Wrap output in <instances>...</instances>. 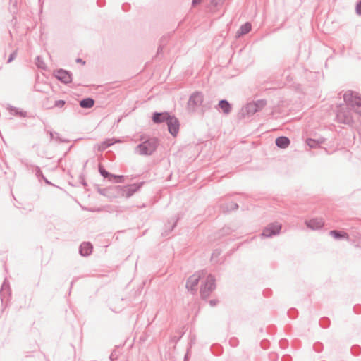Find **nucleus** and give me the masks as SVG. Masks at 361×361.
Instances as JSON below:
<instances>
[{
	"label": "nucleus",
	"instance_id": "nucleus-1",
	"mask_svg": "<svg viewBox=\"0 0 361 361\" xmlns=\"http://www.w3.org/2000/svg\"><path fill=\"white\" fill-rule=\"evenodd\" d=\"M145 137V135L140 137L142 142L135 147V152L142 156H150L157 150L159 140L155 137H147L146 139Z\"/></svg>",
	"mask_w": 361,
	"mask_h": 361
},
{
	"label": "nucleus",
	"instance_id": "nucleus-2",
	"mask_svg": "<svg viewBox=\"0 0 361 361\" xmlns=\"http://www.w3.org/2000/svg\"><path fill=\"white\" fill-rule=\"evenodd\" d=\"M345 104L353 111L361 114V97L352 91H348L343 94Z\"/></svg>",
	"mask_w": 361,
	"mask_h": 361
},
{
	"label": "nucleus",
	"instance_id": "nucleus-3",
	"mask_svg": "<svg viewBox=\"0 0 361 361\" xmlns=\"http://www.w3.org/2000/svg\"><path fill=\"white\" fill-rule=\"evenodd\" d=\"M216 288V279L212 274H209L200 286V294L202 299L207 298Z\"/></svg>",
	"mask_w": 361,
	"mask_h": 361
},
{
	"label": "nucleus",
	"instance_id": "nucleus-4",
	"mask_svg": "<svg viewBox=\"0 0 361 361\" xmlns=\"http://www.w3.org/2000/svg\"><path fill=\"white\" fill-rule=\"evenodd\" d=\"M352 111L353 110L349 109L345 104L340 106L336 112L337 121L344 124H352L354 121Z\"/></svg>",
	"mask_w": 361,
	"mask_h": 361
},
{
	"label": "nucleus",
	"instance_id": "nucleus-5",
	"mask_svg": "<svg viewBox=\"0 0 361 361\" xmlns=\"http://www.w3.org/2000/svg\"><path fill=\"white\" fill-rule=\"evenodd\" d=\"M204 101V96L202 92L195 91L189 97L188 102V109L190 112H195Z\"/></svg>",
	"mask_w": 361,
	"mask_h": 361
},
{
	"label": "nucleus",
	"instance_id": "nucleus-6",
	"mask_svg": "<svg viewBox=\"0 0 361 361\" xmlns=\"http://www.w3.org/2000/svg\"><path fill=\"white\" fill-rule=\"evenodd\" d=\"M282 228L281 224L278 222L270 223L265 226L261 233L262 238H272L279 235Z\"/></svg>",
	"mask_w": 361,
	"mask_h": 361
},
{
	"label": "nucleus",
	"instance_id": "nucleus-7",
	"mask_svg": "<svg viewBox=\"0 0 361 361\" xmlns=\"http://www.w3.org/2000/svg\"><path fill=\"white\" fill-rule=\"evenodd\" d=\"M0 297L2 305L7 307L8 303L11 298V289L9 281L7 279H4L1 285L0 289Z\"/></svg>",
	"mask_w": 361,
	"mask_h": 361
},
{
	"label": "nucleus",
	"instance_id": "nucleus-8",
	"mask_svg": "<svg viewBox=\"0 0 361 361\" xmlns=\"http://www.w3.org/2000/svg\"><path fill=\"white\" fill-rule=\"evenodd\" d=\"M54 75L58 80L66 85L71 82L73 80L72 73L63 68L56 70Z\"/></svg>",
	"mask_w": 361,
	"mask_h": 361
},
{
	"label": "nucleus",
	"instance_id": "nucleus-9",
	"mask_svg": "<svg viewBox=\"0 0 361 361\" xmlns=\"http://www.w3.org/2000/svg\"><path fill=\"white\" fill-rule=\"evenodd\" d=\"M145 183V181L128 184L126 185H123V196L126 198H129L132 197L135 192H138L143 185Z\"/></svg>",
	"mask_w": 361,
	"mask_h": 361
},
{
	"label": "nucleus",
	"instance_id": "nucleus-10",
	"mask_svg": "<svg viewBox=\"0 0 361 361\" xmlns=\"http://www.w3.org/2000/svg\"><path fill=\"white\" fill-rule=\"evenodd\" d=\"M171 116L172 115L169 111H154L152 113L151 118L154 124L160 125L166 123Z\"/></svg>",
	"mask_w": 361,
	"mask_h": 361
},
{
	"label": "nucleus",
	"instance_id": "nucleus-11",
	"mask_svg": "<svg viewBox=\"0 0 361 361\" xmlns=\"http://www.w3.org/2000/svg\"><path fill=\"white\" fill-rule=\"evenodd\" d=\"M166 124L167 125V128L169 133L173 137H176L180 129L179 120L174 115H172L171 118L169 119Z\"/></svg>",
	"mask_w": 361,
	"mask_h": 361
},
{
	"label": "nucleus",
	"instance_id": "nucleus-12",
	"mask_svg": "<svg viewBox=\"0 0 361 361\" xmlns=\"http://www.w3.org/2000/svg\"><path fill=\"white\" fill-rule=\"evenodd\" d=\"M200 279V276L192 275L186 281V288L192 293H195L197 291V286Z\"/></svg>",
	"mask_w": 361,
	"mask_h": 361
},
{
	"label": "nucleus",
	"instance_id": "nucleus-13",
	"mask_svg": "<svg viewBox=\"0 0 361 361\" xmlns=\"http://www.w3.org/2000/svg\"><path fill=\"white\" fill-rule=\"evenodd\" d=\"M306 226L311 230L316 231L323 228L324 222L322 219L312 218L305 221Z\"/></svg>",
	"mask_w": 361,
	"mask_h": 361
},
{
	"label": "nucleus",
	"instance_id": "nucleus-14",
	"mask_svg": "<svg viewBox=\"0 0 361 361\" xmlns=\"http://www.w3.org/2000/svg\"><path fill=\"white\" fill-rule=\"evenodd\" d=\"M215 109L223 114L228 115L232 111L231 104L226 99L219 100L218 104L215 106Z\"/></svg>",
	"mask_w": 361,
	"mask_h": 361
},
{
	"label": "nucleus",
	"instance_id": "nucleus-15",
	"mask_svg": "<svg viewBox=\"0 0 361 361\" xmlns=\"http://www.w3.org/2000/svg\"><path fill=\"white\" fill-rule=\"evenodd\" d=\"M21 162L24 164V166L27 168V170L32 171L35 173V176L39 182L42 180V178L44 177V176L40 167H39L38 166L29 164L28 162L25 161H22Z\"/></svg>",
	"mask_w": 361,
	"mask_h": 361
},
{
	"label": "nucleus",
	"instance_id": "nucleus-16",
	"mask_svg": "<svg viewBox=\"0 0 361 361\" xmlns=\"http://www.w3.org/2000/svg\"><path fill=\"white\" fill-rule=\"evenodd\" d=\"M257 112V109L255 108L253 102H251L247 103L245 106L242 108L240 114L243 117H250L253 116Z\"/></svg>",
	"mask_w": 361,
	"mask_h": 361
},
{
	"label": "nucleus",
	"instance_id": "nucleus-17",
	"mask_svg": "<svg viewBox=\"0 0 361 361\" xmlns=\"http://www.w3.org/2000/svg\"><path fill=\"white\" fill-rule=\"evenodd\" d=\"M93 250V245L90 242H83L79 247V253L82 257L89 256Z\"/></svg>",
	"mask_w": 361,
	"mask_h": 361
},
{
	"label": "nucleus",
	"instance_id": "nucleus-18",
	"mask_svg": "<svg viewBox=\"0 0 361 361\" xmlns=\"http://www.w3.org/2000/svg\"><path fill=\"white\" fill-rule=\"evenodd\" d=\"M110 199L123 196V185L109 186Z\"/></svg>",
	"mask_w": 361,
	"mask_h": 361
},
{
	"label": "nucleus",
	"instance_id": "nucleus-19",
	"mask_svg": "<svg viewBox=\"0 0 361 361\" xmlns=\"http://www.w3.org/2000/svg\"><path fill=\"white\" fill-rule=\"evenodd\" d=\"M6 109L8 111L9 114L12 116H20V117H27V113L25 111H23V109H20L19 108L15 107L11 105H8L6 107Z\"/></svg>",
	"mask_w": 361,
	"mask_h": 361
},
{
	"label": "nucleus",
	"instance_id": "nucleus-20",
	"mask_svg": "<svg viewBox=\"0 0 361 361\" xmlns=\"http://www.w3.org/2000/svg\"><path fill=\"white\" fill-rule=\"evenodd\" d=\"M290 144V140L286 136H279L275 140V145L280 149H286Z\"/></svg>",
	"mask_w": 361,
	"mask_h": 361
},
{
	"label": "nucleus",
	"instance_id": "nucleus-21",
	"mask_svg": "<svg viewBox=\"0 0 361 361\" xmlns=\"http://www.w3.org/2000/svg\"><path fill=\"white\" fill-rule=\"evenodd\" d=\"M329 235L332 236L334 239L338 240L349 239V235L346 232L336 229L330 231Z\"/></svg>",
	"mask_w": 361,
	"mask_h": 361
},
{
	"label": "nucleus",
	"instance_id": "nucleus-22",
	"mask_svg": "<svg viewBox=\"0 0 361 361\" xmlns=\"http://www.w3.org/2000/svg\"><path fill=\"white\" fill-rule=\"evenodd\" d=\"M252 29V25L250 22L243 24L236 32V37H240L247 34Z\"/></svg>",
	"mask_w": 361,
	"mask_h": 361
},
{
	"label": "nucleus",
	"instance_id": "nucleus-23",
	"mask_svg": "<svg viewBox=\"0 0 361 361\" xmlns=\"http://www.w3.org/2000/svg\"><path fill=\"white\" fill-rule=\"evenodd\" d=\"M325 140L326 139L324 137L319 139L307 138L306 140V143L310 148H317L320 145L324 143Z\"/></svg>",
	"mask_w": 361,
	"mask_h": 361
},
{
	"label": "nucleus",
	"instance_id": "nucleus-24",
	"mask_svg": "<svg viewBox=\"0 0 361 361\" xmlns=\"http://www.w3.org/2000/svg\"><path fill=\"white\" fill-rule=\"evenodd\" d=\"M95 101L92 97H85L80 101V106L83 109H90L94 105Z\"/></svg>",
	"mask_w": 361,
	"mask_h": 361
},
{
	"label": "nucleus",
	"instance_id": "nucleus-25",
	"mask_svg": "<svg viewBox=\"0 0 361 361\" xmlns=\"http://www.w3.org/2000/svg\"><path fill=\"white\" fill-rule=\"evenodd\" d=\"M98 171L99 174L105 179H107L109 181L112 182V177H114V174L109 172L106 170L103 165L99 164Z\"/></svg>",
	"mask_w": 361,
	"mask_h": 361
},
{
	"label": "nucleus",
	"instance_id": "nucleus-26",
	"mask_svg": "<svg viewBox=\"0 0 361 361\" xmlns=\"http://www.w3.org/2000/svg\"><path fill=\"white\" fill-rule=\"evenodd\" d=\"M221 208L223 212H228L238 209V204L237 203L231 202L222 204Z\"/></svg>",
	"mask_w": 361,
	"mask_h": 361
},
{
	"label": "nucleus",
	"instance_id": "nucleus-27",
	"mask_svg": "<svg viewBox=\"0 0 361 361\" xmlns=\"http://www.w3.org/2000/svg\"><path fill=\"white\" fill-rule=\"evenodd\" d=\"M179 220V217L173 216L170 220H169L168 223L170 224V227L168 230L165 231L164 233H162L163 235L167 236L176 226L177 222Z\"/></svg>",
	"mask_w": 361,
	"mask_h": 361
},
{
	"label": "nucleus",
	"instance_id": "nucleus-28",
	"mask_svg": "<svg viewBox=\"0 0 361 361\" xmlns=\"http://www.w3.org/2000/svg\"><path fill=\"white\" fill-rule=\"evenodd\" d=\"M114 143L115 142H112L111 139H106L97 145V149L98 151L102 152L113 145Z\"/></svg>",
	"mask_w": 361,
	"mask_h": 361
},
{
	"label": "nucleus",
	"instance_id": "nucleus-29",
	"mask_svg": "<svg viewBox=\"0 0 361 361\" xmlns=\"http://www.w3.org/2000/svg\"><path fill=\"white\" fill-rule=\"evenodd\" d=\"M255 108L257 109V111L259 112L262 110L267 104V102L264 99H257L255 101H252Z\"/></svg>",
	"mask_w": 361,
	"mask_h": 361
},
{
	"label": "nucleus",
	"instance_id": "nucleus-30",
	"mask_svg": "<svg viewBox=\"0 0 361 361\" xmlns=\"http://www.w3.org/2000/svg\"><path fill=\"white\" fill-rule=\"evenodd\" d=\"M211 352L214 355H220L223 352V348L219 344H213L210 348Z\"/></svg>",
	"mask_w": 361,
	"mask_h": 361
},
{
	"label": "nucleus",
	"instance_id": "nucleus-31",
	"mask_svg": "<svg viewBox=\"0 0 361 361\" xmlns=\"http://www.w3.org/2000/svg\"><path fill=\"white\" fill-rule=\"evenodd\" d=\"M50 137H51V140H56L57 142H60V143H63V142H69V140H68L61 138V137L59 136V133H53V132H51V133H50Z\"/></svg>",
	"mask_w": 361,
	"mask_h": 361
},
{
	"label": "nucleus",
	"instance_id": "nucleus-32",
	"mask_svg": "<svg viewBox=\"0 0 361 361\" xmlns=\"http://www.w3.org/2000/svg\"><path fill=\"white\" fill-rule=\"evenodd\" d=\"M35 65L41 69L45 70L46 69V65L44 62L43 58L41 56H37L35 58Z\"/></svg>",
	"mask_w": 361,
	"mask_h": 361
},
{
	"label": "nucleus",
	"instance_id": "nucleus-33",
	"mask_svg": "<svg viewBox=\"0 0 361 361\" xmlns=\"http://www.w3.org/2000/svg\"><path fill=\"white\" fill-rule=\"evenodd\" d=\"M350 353L353 356H359L361 355V347L359 345H353L350 348Z\"/></svg>",
	"mask_w": 361,
	"mask_h": 361
},
{
	"label": "nucleus",
	"instance_id": "nucleus-34",
	"mask_svg": "<svg viewBox=\"0 0 361 361\" xmlns=\"http://www.w3.org/2000/svg\"><path fill=\"white\" fill-rule=\"evenodd\" d=\"M331 321L328 317H322L319 320V325L322 328H328L330 326Z\"/></svg>",
	"mask_w": 361,
	"mask_h": 361
},
{
	"label": "nucleus",
	"instance_id": "nucleus-35",
	"mask_svg": "<svg viewBox=\"0 0 361 361\" xmlns=\"http://www.w3.org/2000/svg\"><path fill=\"white\" fill-rule=\"evenodd\" d=\"M97 192L100 195L110 198L111 195L109 194V187L105 188H101L99 187H97Z\"/></svg>",
	"mask_w": 361,
	"mask_h": 361
},
{
	"label": "nucleus",
	"instance_id": "nucleus-36",
	"mask_svg": "<svg viewBox=\"0 0 361 361\" xmlns=\"http://www.w3.org/2000/svg\"><path fill=\"white\" fill-rule=\"evenodd\" d=\"M66 103V101L63 99L56 100L54 102V107L59 108V109L63 108ZM52 108H53V106H52ZM48 109H51V107H48Z\"/></svg>",
	"mask_w": 361,
	"mask_h": 361
},
{
	"label": "nucleus",
	"instance_id": "nucleus-37",
	"mask_svg": "<svg viewBox=\"0 0 361 361\" xmlns=\"http://www.w3.org/2000/svg\"><path fill=\"white\" fill-rule=\"evenodd\" d=\"M165 44H166V39H165V37H162L160 40V44L157 49V56H159L160 54L162 53Z\"/></svg>",
	"mask_w": 361,
	"mask_h": 361
},
{
	"label": "nucleus",
	"instance_id": "nucleus-38",
	"mask_svg": "<svg viewBox=\"0 0 361 361\" xmlns=\"http://www.w3.org/2000/svg\"><path fill=\"white\" fill-rule=\"evenodd\" d=\"M201 106H202V114H204L206 111H207L212 108V101L206 102L204 103H202V104Z\"/></svg>",
	"mask_w": 361,
	"mask_h": 361
},
{
	"label": "nucleus",
	"instance_id": "nucleus-39",
	"mask_svg": "<svg viewBox=\"0 0 361 361\" xmlns=\"http://www.w3.org/2000/svg\"><path fill=\"white\" fill-rule=\"evenodd\" d=\"M288 316L291 319H295L298 314V312L295 308H290L288 312Z\"/></svg>",
	"mask_w": 361,
	"mask_h": 361
},
{
	"label": "nucleus",
	"instance_id": "nucleus-40",
	"mask_svg": "<svg viewBox=\"0 0 361 361\" xmlns=\"http://www.w3.org/2000/svg\"><path fill=\"white\" fill-rule=\"evenodd\" d=\"M125 176L123 175H115L114 177H112V182H115L117 183H121L124 181Z\"/></svg>",
	"mask_w": 361,
	"mask_h": 361
},
{
	"label": "nucleus",
	"instance_id": "nucleus-41",
	"mask_svg": "<svg viewBox=\"0 0 361 361\" xmlns=\"http://www.w3.org/2000/svg\"><path fill=\"white\" fill-rule=\"evenodd\" d=\"M323 348H324V345L323 344L321 343V342H316L314 345H313V349L314 351L317 352V353H320L323 350Z\"/></svg>",
	"mask_w": 361,
	"mask_h": 361
},
{
	"label": "nucleus",
	"instance_id": "nucleus-42",
	"mask_svg": "<svg viewBox=\"0 0 361 361\" xmlns=\"http://www.w3.org/2000/svg\"><path fill=\"white\" fill-rule=\"evenodd\" d=\"M18 50H14L8 56L7 59V63H11L17 56Z\"/></svg>",
	"mask_w": 361,
	"mask_h": 361
},
{
	"label": "nucleus",
	"instance_id": "nucleus-43",
	"mask_svg": "<svg viewBox=\"0 0 361 361\" xmlns=\"http://www.w3.org/2000/svg\"><path fill=\"white\" fill-rule=\"evenodd\" d=\"M279 346L282 349H286L288 346V341L286 338L279 341Z\"/></svg>",
	"mask_w": 361,
	"mask_h": 361
},
{
	"label": "nucleus",
	"instance_id": "nucleus-44",
	"mask_svg": "<svg viewBox=\"0 0 361 361\" xmlns=\"http://www.w3.org/2000/svg\"><path fill=\"white\" fill-rule=\"evenodd\" d=\"M183 333H181L179 336H173L170 338V342L177 343L182 338Z\"/></svg>",
	"mask_w": 361,
	"mask_h": 361
},
{
	"label": "nucleus",
	"instance_id": "nucleus-45",
	"mask_svg": "<svg viewBox=\"0 0 361 361\" xmlns=\"http://www.w3.org/2000/svg\"><path fill=\"white\" fill-rule=\"evenodd\" d=\"M269 344H270L269 341L267 339H263L260 342V346L262 347V348L265 349V350L269 347Z\"/></svg>",
	"mask_w": 361,
	"mask_h": 361
},
{
	"label": "nucleus",
	"instance_id": "nucleus-46",
	"mask_svg": "<svg viewBox=\"0 0 361 361\" xmlns=\"http://www.w3.org/2000/svg\"><path fill=\"white\" fill-rule=\"evenodd\" d=\"M238 343L239 341L238 338L235 337H232L229 340V344L232 347H236L238 345Z\"/></svg>",
	"mask_w": 361,
	"mask_h": 361
},
{
	"label": "nucleus",
	"instance_id": "nucleus-47",
	"mask_svg": "<svg viewBox=\"0 0 361 361\" xmlns=\"http://www.w3.org/2000/svg\"><path fill=\"white\" fill-rule=\"evenodd\" d=\"M355 12L358 16H361V0H358L356 3Z\"/></svg>",
	"mask_w": 361,
	"mask_h": 361
},
{
	"label": "nucleus",
	"instance_id": "nucleus-48",
	"mask_svg": "<svg viewBox=\"0 0 361 361\" xmlns=\"http://www.w3.org/2000/svg\"><path fill=\"white\" fill-rule=\"evenodd\" d=\"M353 312L354 313L359 314H361V305L360 304H356L353 307Z\"/></svg>",
	"mask_w": 361,
	"mask_h": 361
},
{
	"label": "nucleus",
	"instance_id": "nucleus-49",
	"mask_svg": "<svg viewBox=\"0 0 361 361\" xmlns=\"http://www.w3.org/2000/svg\"><path fill=\"white\" fill-rule=\"evenodd\" d=\"M106 156L110 161H113L116 157L115 154L111 151H108Z\"/></svg>",
	"mask_w": 361,
	"mask_h": 361
},
{
	"label": "nucleus",
	"instance_id": "nucleus-50",
	"mask_svg": "<svg viewBox=\"0 0 361 361\" xmlns=\"http://www.w3.org/2000/svg\"><path fill=\"white\" fill-rule=\"evenodd\" d=\"M224 0H212L211 3L214 6H217L220 4H221L224 2Z\"/></svg>",
	"mask_w": 361,
	"mask_h": 361
},
{
	"label": "nucleus",
	"instance_id": "nucleus-51",
	"mask_svg": "<svg viewBox=\"0 0 361 361\" xmlns=\"http://www.w3.org/2000/svg\"><path fill=\"white\" fill-rule=\"evenodd\" d=\"M219 302V300L217 299H212L209 301V304L211 307L216 306Z\"/></svg>",
	"mask_w": 361,
	"mask_h": 361
},
{
	"label": "nucleus",
	"instance_id": "nucleus-52",
	"mask_svg": "<svg viewBox=\"0 0 361 361\" xmlns=\"http://www.w3.org/2000/svg\"><path fill=\"white\" fill-rule=\"evenodd\" d=\"M190 348H188L186 353L184 356L183 361H189V359L190 357Z\"/></svg>",
	"mask_w": 361,
	"mask_h": 361
},
{
	"label": "nucleus",
	"instance_id": "nucleus-53",
	"mask_svg": "<svg viewBox=\"0 0 361 361\" xmlns=\"http://www.w3.org/2000/svg\"><path fill=\"white\" fill-rule=\"evenodd\" d=\"M292 360V357L290 355H284L282 358H281V361H291Z\"/></svg>",
	"mask_w": 361,
	"mask_h": 361
},
{
	"label": "nucleus",
	"instance_id": "nucleus-54",
	"mask_svg": "<svg viewBox=\"0 0 361 361\" xmlns=\"http://www.w3.org/2000/svg\"><path fill=\"white\" fill-rule=\"evenodd\" d=\"M116 359H117V355H116V352H115V351H113V352L111 353L110 356H109V360H110L111 361H116Z\"/></svg>",
	"mask_w": 361,
	"mask_h": 361
},
{
	"label": "nucleus",
	"instance_id": "nucleus-55",
	"mask_svg": "<svg viewBox=\"0 0 361 361\" xmlns=\"http://www.w3.org/2000/svg\"><path fill=\"white\" fill-rule=\"evenodd\" d=\"M130 8V5L128 3H125L122 5V9L124 11H128Z\"/></svg>",
	"mask_w": 361,
	"mask_h": 361
},
{
	"label": "nucleus",
	"instance_id": "nucleus-56",
	"mask_svg": "<svg viewBox=\"0 0 361 361\" xmlns=\"http://www.w3.org/2000/svg\"><path fill=\"white\" fill-rule=\"evenodd\" d=\"M202 2V0H192V6L200 5Z\"/></svg>",
	"mask_w": 361,
	"mask_h": 361
},
{
	"label": "nucleus",
	"instance_id": "nucleus-57",
	"mask_svg": "<svg viewBox=\"0 0 361 361\" xmlns=\"http://www.w3.org/2000/svg\"><path fill=\"white\" fill-rule=\"evenodd\" d=\"M97 4L98 6L102 7L105 4V0H97Z\"/></svg>",
	"mask_w": 361,
	"mask_h": 361
},
{
	"label": "nucleus",
	"instance_id": "nucleus-58",
	"mask_svg": "<svg viewBox=\"0 0 361 361\" xmlns=\"http://www.w3.org/2000/svg\"><path fill=\"white\" fill-rule=\"evenodd\" d=\"M271 290L267 289L263 291V294L265 297H269L271 295Z\"/></svg>",
	"mask_w": 361,
	"mask_h": 361
},
{
	"label": "nucleus",
	"instance_id": "nucleus-59",
	"mask_svg": "<svg viewBox=\"0 0 361 361\" xmlns=\"http://www.w3.org/2000/svg\"><path fill=\"white\" fill-rule=\"evenodd\" d=\"M75 61L78 63H82L83 65L85 64V61L82 59H81V58L76 59Z\"/></svg>",
	"mask_w": 361,
	"mask_h": 361
},
{
	"label": "nucleus",
	"instance_id": "nucleus-60",
	"mask_svg": "<svg viewBox=\"0 0 361 361\" xmlns=\"http://www.w3.org/2000/svg\"><path fill=\"white\" fill-rule=\"evenodd\" d=\"M42 180H44L47 185H53L45 176L42 178Z\"/></svg>",
	"mask_w": 361,
	"mask_h": 361
},
{
	"label": "nucleus",
	"instance_id": "nucleus-61",
	"mask_svg": "<svg viewBox=\"0 0 361 361\" xmlns=\"http://www.w3.org/2000/svg\"><path fill=\"white\" fill-rule=\"evenodd\" d=\"M42 180H44L47 185H53L45 176L42 178Z\"/></svg>",
	"mask_w": 361,
	"mask_h": 361
},
{
	"label": "nucleus",
	"instance_id": "nucleus-62",
	"mask_svg": "<svg viewBox=\"0 0 361 361\" xmlns=\"http://www.w3.org/2000/svg\"><path fill=\"white\" fill-rule=\"evenodd\" d=\"M80 179H81V180H80V183H81V184H82V185H84V186H87V183L86 180H85L84 177H81V176H80Z\"/></svg>",
	"mask_w": 361,
	"mask_h": 361
},
{
	"label": "nucleus",
	"instance_id": "nucleus-63",
	"mask_svg": "<svg viewBox=\"0 0 361 361\" xmlns=\"http://www.w3.org/2000/svg\"><path fill=\"white\" fill-rule=\"evenodd\" d=\"M271 357H274V359H278V357H279L278 354H276V353H272L271 354Z\"/></svg>",
	"mask_w": 361,
	"mask_h": 361
},
{
	"label": "nucleus",
	"instance_id": "nucleus-64",
	"mask_svg": "<svg viewBox=\"0 0 361 361\" xmlns=\"http://www.w3.org/2000/svg\"><path fill=\"white\" fill-rule=\"evenodd\" d=\"M74 281H75V280H73V281H71V288H70V290H69V293H68L69 295H70V293H71V288H72V286H73V284Z\"/></svg>",
	"mask_w": 361,
	"mask_h": 361
}]
</instances>
